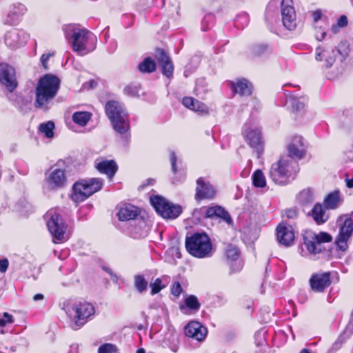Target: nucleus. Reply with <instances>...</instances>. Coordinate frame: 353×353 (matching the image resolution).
<instances>
[{
  "mask_svg": "<svg viewBox=\"0 0 353 353\" xmlns=\"http://www.w3.org/2000/svg\"><path fill=\"white\" fill-rule=\"evenodd\" d=\"M94 313V307L88 302L75 303L66 308V314L70 319V326L74 330L84 325Z\"/></svg>",
  "mask_w": 353,
  "mask_h": 353,
  "instance_id": "7ed1b4c3",
  "label": "nucleus"
},
{
  "mask_svg": "<svg viewBox=\"0 0 353 353\" xmlns=\"http://www.w3.org/2000/svg\"><path fill=\"white\" fill-rule=\"evenodd\" d=\"M338 27L337 25L336 26H332V30L334 33H336L338 32Z\"/></svg>",
  "mask_w": 353,
  "mask_h": 353,
  "instance_id": "6e6d98bb",
  "label": "nucleus"
},
{
  "mask_svg": "<svg viewBox=\"0 0 353 353\" xmlns=\"http://www.w3.org/2000/svg\"><path fill=\"white\" fill-rule=\"evenodd\" d=\"M170 161L171 163L172 167V171L173 173H176L177 168H176V156L174 152H170L169 154Z\"/></svg>",
  "mask_w": 353,
  "mask_h": 353,
  "instance_id": "c03bdc74",
  "label": "nucleus"
},
{
  "mask_svg": "<svg viewBox=\"0 0 353 353\" xmlns=\"http://www.w3.org/2000/svg\"><path fill=\"white\" fill-rule=\"evenodd\" d=\"M252 179L253 185L256 188H264L266 185L265 176L261 170H257L253 173Z\"/></svg>",
  "mask_w": 353,
  "mask_h": 353,
  "instance_id": "473e14b6",
  "label": "nucleus"
},
{
  "mask_svg": "<svg viewBox=\"0 0 353 353\" xmlns=\"http://www.w3.org/2000/svg\"><path fill=\"white\" fill-rule=\"evenodd\" d=\"M292 4V0H283L281 3L283 23L289 30H294L296 26L295 11Z\"/></svg>",
  "mask_w": 353,
  "mask_h": 353,
  "instance_id": "4468645a",
  "label": "nucleus"
},
{
  "mask_svg": "<svg viewBox=\"0 0 353 353\" xmlns=\"http://www.w3.org/2000/svg\"><path fill=\"white\" fill-rule=\"evenodd\" d=\"M0 333L3 334L4 333L3 330H1Z\"/></svg>",
  "mask_w": 353,
  "mask_h": 353,
  "instance_id": "680f3d73",
  "label": "nucleus"
},
{
  "mask_svg": "<svg viewBox=\"0 0 353 353\" xmlns=\"http://www.w3.org/2000/svg\"><path fill=\"white\" fill-rule=\"evenodd\" d=\"M103 185V181L98 178H92L77 181L72 187L71 199L75 203H80L94 193L100 190Z\"/></svg>",
  "mask_w": 353,
  "mask_h": 353,
  "instance_id": "39448f33",
  "label": "nucleus"
},
{
  "mask_svg": "<svg viewBox=\"0 0 353 353\" xmlns=\"http://www.w3.org/2000/svg\"><path fill=\"white\" fill-rule=\"evenodd\" d=\"M8 261L6 259L0 260V272L4 273L6 272L8 267Z\"/></svg>",
  "mask_w": 353,
  "mask_h": 353,
  "instance_id": "8fccbe9b",
  "label": "nucleus"
},
{
  "mask_svg": "<svg viewBox=\"0 0 353 353\" xmlns=\"http://www.w3.org/2000/svg\"><path fill=\"white\" fill-rule=\"evenodd\" d=\"M156 57L161 66L163 74L167 77H171L172 75L174 67L170 58L167 56L164 50L162 49H157Z\"/></svg>",
  "mask_w": 353,
  "mask_h": 353,
  "instance_id": "5701e85b",
  "label": "nucleus"
},
{
  "mask_svg": "<svg viewBox=\"0 0 353 353\" xmlns=\"http://www.w3.org/2000/svg\"><path fill=\"white\" fill-rule=\"evenodd\" d=\"M225 254L228 259L234 261H236L240 255L239 249L234 245H230L225 250Z\"/></svg>",
  "mask_w": 353,
  "mask_h": 353,
  "instance_id": "c9c22d12",
  "label": "nucleus"
},
{
  "mask_svg": "<svg viewBox=\"0 0 353 353\" xmlns=\"http://www.w3.org/2000/svg\"><path fill=\"white\" fill-rule=\"evenodd\" d=\"M345 181H346V185L348 188H353V177L351 179H346Z\"/></svg>",
  "mask_w": 353,
  "mask_h": 353,
  "instance_id": "5fc2aeb1",
  "label": "nucleus"
},
{
  "mask_svg": "<svg viewBox=\"0 0 353 353\" xmlns=\"http://www.w3.org/2000/svg\"><path fill=\"white\" fill-rule=\"evenodd\" d=\"M117 215L120 221L131 220L138 215V210L134 205H127L120 208Z\"/></svg>",
  "mask_w": 353,
  "mask_h": 353,
  "instance_id": "cd10ccee",
  "label": "nucleus"
},
{
  "mask_svg": "<svg viewBox=\"0 0 353 353\" xmlns=\"http://www.w3.org/2000/svg\"><path fill=\"white\" fill-rule=\"evenodd\" d=\"M152 289V294H155L159 292L162 289L165 288V285L163 284L162 280L159 278L156 279L150 285Z\"/></svg>",
  "mask_w": 353,
  "mask_h": 353,
  "instance_id": "ea45409f",
  "label": "nucleus"
},
{
  "mask_svg": "<svg viewBox=\"0 0 353 353\" xmlns=\"http://www.w3.org/2000/svg\"><path fill=\"white\" fill-rule=\"evenodd\" d=\"M321 17H322V13L321 12V11H314L312 13V19H313V21L314 23H316L319 19H321Z\"/></svg>",
  "mask_w": 353,
  "mask_h": 353,
  "instance_id": "603ef678",
  "label": "nucleus"
},
{
  "mask_svg": "<svg viewBox=\"0 0 353 353\" xmlns=\"http://www.w3.org/2000/svg\"><path fill=\"white\" fill-rule=\"evenodd\" d=\"M297 210L296 209H288L285 210V216L288 219H295L297 217Z\"/></svg>",
  "mask_w": 353,
  "mask_h": 353,
  "instance_id": "de8ad7c7",
  "label": "nucleus"
},
{
  "mask_svg": "<svg viewBox=\"0 0 353 353\" xmlns=\"http://www.w3.org/2000/svg\"><path fill=\"white\" fill-rule=\"evenodd\" d=\"M105 109L114 130L119 134L126 132L129 129L128 115L123 105L117 101H110Z\"/></svg>",
  "mask_w": 353,
  "mask_h": 353,
  "instance_id": "20e7f679",
  "label": "nucleus"
},
{
  "mask_svg": "<svg viewBox=\"0 0 353 353\" xmlns=\"http://www.w3.org/2000/svg\"><path fill=\"white\" fill-rule=\"evenodd\" d=\"M338 53H341L339 49L336 51L334 48L329 46H319L316 50V60L323 63L325 68L331 67L336 61Z\"/></svg>",
  "mask_w": 353,
  "mask_h": 353,
  "instance_id": "2eb2a0df",
  "label": "nucleus"
},
{
  "mask_svg": "<svg viewBox=\"0 0 353 353\" xmlns=\"http://www.w3.org/2000/svg\"><path fill=\"white\" fill-rule=\"evenodd\" d=\"M138 68L141 72H152L156 69V63L152 59L146 58L139 64Z\"/></svg>",
  "mask_w": 353,
  "mask_h": 353,
  "instance_id": "2f4dec72",
  "label": "nucleus"
},
{
  "mask_svg": "<svg viewBox=\"0 0 353 353\" xmlns=\"http://www.w3.org/2000/svg\"><path fill=\"white\" fill-rule=\"evenodd\" d=\"M337 223L340 226V232L336 243L339 248L344 252L348 248L347 241L353 232V219L347 214H343L338 219Z\"/></svg>",
  "mask_w": 353,
  "mask_h": 353,
  "instance_id": "9b49d317",
  "label": "nucleus"
},
{
  "mask_svg": "<svg viewBox=\"0 0 353 353\" xmlns=\"http://www.w3.org/2000/svg\"><path fill=\"white\" fill-rule=\"evenodd\" d=\"M325 34H326V32L324 30L321 31L320 28L319 29H318L317 28H316L315 37L318 41L323 40L324 39Z\"/></svg>",
  "mask_w": 353,
  "mask_h": 353,
  "instance_id": "3c124183",
  "label": "nucleus"
},
{
  "mask_svg": "<svg viewBox=\"0 0 353 353\" xmlns=\"http://www.w3.org/2000/svg\"><path fill=\"white\" fill-rule=\"evenodd\" d=\"M300 353H311L307 349H303Z\"/></svg>",
  "mask_w": 353,
  "mask_h": 353,
  "instance_id": "13d9d810",
  "label": "nucleus"
},
{
  "mask_svg": "<svg viewBox=\"0 0 353 353\" xmlns=\"http://www.w3.org/2000/svg\"><path fill=\"white\" fill-rule=\"evenodd\" d=\"M298 171L296 162L290 157H285L272 165L269 176L276 184L285 185Z\"/></svg>",
  "mask_w": 353,
  "mask_h": 353,
  "instance_id": "f03ea898",
  "label": "nucleus"
},
{
  "mask_svg": "<svg viewBox=\"0 0 353 353\" xmlns=\"http://www.w3.org/2000/svg\"><path fill=\"white\" fill-rule=\"evenodd\" d=\"M43 299V295L42 294H37L33 297V299L35 301L42 300Z\"/></svg>",
  "mask_w": 353,
  "mask_h": 353,
  "instance_id": "864d4df0",
  "label": "nucleus"
},
{
  "mask_svg": "<svg viewBox=\"0 0 353 353\" xmlns=\"http://www.w3.org/2000/svg\"><path fill=\"white\" fill-rule=\"evenodd\" d=\"M183 104L188 108L201 114H208V108L201 101L194 100L192 97H185L183 99Z\"/></svg>",
  "mask_w": 353,
  "mask_h": 353,
  "instance_id": "a878e982",
  "label": "nucleus"
},
{
  "mask_svg": "<svg viewBox=\"0 0 353 353\" xmlns=\"http://www.w3.org/2000/svg\"><path fill=\"white\" fill-rule=\"evenodd\" d=\"M216 194L214 187L208 181L199 178L196 181L195 199L196 200L212 199Z\"/></svg>",
  "mask_w": 353,
  "mask_h": 353,
  "instance_id": "dca6fc26",
  "label": "nucleus"
},
{
  "mask_svg": "<svg viewBox=\"0 0 353 353\" xmlns=\"http://www.w3.org/2000/svg\"><path fill=\"white\" fill-rule=\"evenodd\" d=\"M89 112H76L72 114V121L80 126H85L91 119Z\"/></svg>",
  "mask_w": 353,
  "mask_h": 353,
  "instance_id": "c756f323",
  "label": "nucleus"
},
{
  "mask_svg": "<svg viewBox=\"0 0 353 353\" xmlns=\"http://www.w3.org/2000/svg\"><path fill=\"white\" fill-rule=\"evenodd\" d=\"M286 105L288 108H290L294 112L303 110L305 105L303 101L294 97H289L287 99Z\"/></svg>",
  "mask_w": 353,
  "mask_h": 353,
  "instance_id": "72a5a7b5",
  "label": "nucleus"
},
{
  "mask_svg": "<svg viewBox=\"0 0 353 353\" xmlns=\"http://www.w3.org/2000/svg\"><path fill=\"white\" fill-rule=\"evenodd\" d=\"M185 334L187 336L203 341L208 334L206 327L197 321H191L185 327Z\"/></svg>",
  "mask_w": 353,
  "mask_h": 353,
  "instance_id": "6ab92c4d",
  "label": "nucleus"
},
{
  "mask_svg": "<svg viewBox=\"0 0 353 353\" xmlns=\"http://www.w3.org/2000/svg\"><path fill=\"white\" fill-rule=\"evenodd\" d=\"M288 152L290 158L301 159L305 155V148L303 139L300 136H295L288 145Z\"/></svg>",
  "mask_w": 353,
  "mask_h": 353,
  "instance_id": "4be33fe9",
  "label": "nucleus"
},
{
  "mask_svg": "<svg viewBox=\"0 0 353 353\" xmlns=\"http://www.w3.org/2000/svg\"><path fill=\"white\" fill-rule=\"evenodd\" d=\"M0 83L12 92L17 86L14 69L6 63H0Z\"/></svg>",
  "mask_w": 353,
  "mask_h": 353,
  "instance_id": "a211bd4d",
  "label": "nucleus"
},
{
  "mask_svg": "<svg viewBox=\"0 0 353 353\" xmlns=\"http://www.w3.org/2000/svg\"><path fill=\"white\" fill-rule=\"evenodd\" d=\"M332 241V236L326 232L313 234L305 239V245L310 253L316 254L321 252V243Z\"/></svg>",
  "mask_w": 353,
  "mask_h": 353,
  "instance_id": "ddd939ff",
  "label": "nucleus"
},
{
  "mask_svg": "<svg viewBox=\"0 0 353 353\" xmlns=\"http://www.w3.org/2000/svg\"><path fill=\"white\" fill-rule=\"evenodd\" d=\"M67 184L65 170L54 165L45 172L43 188L48 192H57Z\"/></svg>",
  "mask_w": 353,
  "mask_h": 353,
  "instance_id": "6e6552de",
  "label": "nucleus"
},
{
  "mask_svg": "<svg viewBox=\"0 0 353 353\" xmlns=\"http://www.w3.org/2000/svg\"><path fill=\"white\" fill-rule=\"evenodd\" d=\"M90 32L84 28H75L72 31L68 41L72 50L81 55H85L95 48L94 46H90Z\"/></svg>",
  "mask_w": 353,
  "mask_h": 353,
  "instance_id": "1a4fd4ad",
  "label": "nucleus"
},
{
  "mask_svg": "<svg viewBox=\"0 0 353 353\" xmlns=\"http://www.w3.org/2000/svg\"><path fill=\"white\" fill-rule=\"evenodd\" d=\"M312 216L317 224H322L328 219V214L321 203H316L312 210Z\"/></svg>",
  "mask_w": 353,
  "mask_h": 353,
  "instance_id": "bb28decb",
  "label": "nucleus"
},
{
  "mask_svg": "<svg viewBox=\"0 0 353 353\" xmlns=\"http://www.w3.org/2000/svg\"><path fill=\"white\" fill-rule=\"evenodd\" d=\"M299 201L303 204H307L314 200V194L310 189L302 190L298 195Z\"/></svg>",
  "mask_w": 353,
  "mask_h": 353,
  "instance_id": "f704fd0d",
  "label": "nucleus"
},
{
  "mask_svg": "<svg viewBox=\"0 0 353 353\" xmlns=\"http://www.w3.org/2000/svg\"><path fill=\"white\" fill-rule=\"evenodd\" d=\"M150 203L154 208L157 212L165 219H175L181 213V208L179 205L169 202L161 196L150 197Z\"/></svg>",
  "mask_w": 353,
  "mask_h": 353,
  "instance_id": "9d476101",
  "label": "nucleus"
},
{
  "mask_svg": "<svg viewBox=\"0 0 353 353\" xmlns=\"http://www.w3.org/2000/svg\"><path fill=\"white\" fill-rule=\"evenodd\" d=\"M330 283V276L327 272L314 274L310 279L312 290L316 292H323Z\"/></svg>",
  "mask_w": 353,
  "mask_h": 353,
  "instance_id": "aec40b11",
  "label": "nucleus"
},
{
  "mask_svg": "<svg viewBox=\"0 0 353 353\" xmlns=\"http://www.w3.org/2000/svg\"><path fill=\"white\" fill-rule=\"evenodd\" d=\"M14 321L13 316L7 313L4 312L2 316H0V326L4 327L8 323H12Z\"/></svg>",
  "mask_w": 353,
  "mask_h": 353,
  "instance_id": "37998d69",
  "label": "nucleus"
},
{
  "mask_svg": "<svg viewBox=\"0 0 353 353\" xmlns=\"http://www.w3.org/2000/svg\"><path fill=\"white\" fill-rule=\"evenodd\" d=\"M243 135L247 143L259 153L263 148V141L260 130L254 125H245Z\"/></svg>",
  "mask_w": 353,
  "mask_h": 353,
  "instance_id": "f8f14e48",
  "label": "nucleus"
},
{
  "mask_svg": "<svg viewBox=\"0 0 353 353\" xmlns=\"http://www.w3.org/2000/svg\"><path fill=\"white\" fill-rule=\"evenodd\" d=\"M59 84V79L54 75L46 74L40 79L36 88L35 106H46L57 94Z\"/></svg>",
  "mask_w": 353,
  "mask_h": 353,
  "instance_id": "f257e3e1",
  "label": "nucleus"
},
{
  "mask_svg": "<svg viewBox=\"0 0 353 353\" xmlns=\"http://www.w3.org/2000/svg\"><path fill=\"white\" fill-rule=\"evenodd\" d=\"M205 216L213 218L215 216L222 217L228 223L231 221L230 215L220 206L210 207L206 210Z\"/></svg>",
  "mask_w": 353,
  "mask_h": 353,
  "instance_id": "c85d7f7f",
  "label": "nucleus"
},
{
  "mask_svg": "<svg viewBox=\"0 0 353 353\" xmlns=\"http://www.w3.org/2000/svg\"><path fill=\"white\" fill-rule=\"evenodd\" d=\"M232 88L235 93L241 96L250 95L252 92V84L245 79H239L233 81Z\"/></svg>",
  "mask_w": 353,
  "mask_h": 353,
  "instance_id": "b1692460",
  "label": "nucleus"
},
{
  "mask_svg": "<svg viewBox=\"0 0 353 353\" xmlns=\"http://www.w3.org/2000/svg\"><path fill=\"white\" fill-rule=\"evenodd\" d=\"M277 240L285 246H290L294 241V233L290 225L280 224L276 229Z\"/></svg>",
  "mask_w": 353,
  "mask_h": 353,
  "instance_id": "412c9836",
  "label": "nucleus"
},
{
  "mask_svg": "<svg viewBox=\"0 0 353 353\" xmlns=\"http://www.w3.org/2000/svg\"><path fill=\"white\" fill-rule=\"evenodd\" d=\"M140 90L139 85L131 84L124 88L123 92L125 94L130 97H140Z\"/></svg>",
  "mask_w": 353,
  "mask_h": 353,
  "instance_id": "4c0bfd02",
  "label": "nucleus"
},
{
  "mask_svg": "<svg viewBox=\"0 0 353 353\" xmlns=\"http://www.w3.org/2000/svg\"><path fill=\"white\" fill-rule=\"evenodd\" d=\"M186 305L193 310H198L200 307V304L198 299L194 296H190L185 299Z\"/></svg>",
  "mask_w": 353,
  "mask_h": 353,
  "instance_id": "a19ab883",
  "label": "nucleus"
},
{
  "mask_svg": "<svg viewBox=\"0 0 353 353\" xmlns=\"http://www.w3.org/2000/svg\"><path fill=\"white\" fill-rule=\"evenodd\" d=\"M47 226L54 243L66 241L69 239L68 225L57 210H51L46 214Z\"/></svg>",
  "mask_w": 353,
  "mask_h": 353,
  "instance_id": "423d86ee",
  "label": "nucleus"
},
{
  "mask_svg": "<svg viewBox=\"0 0 353 353\" xmlns=\"http://www.w3.org/2000/svg\"><path fill=\"white\" fill-rule=\"evenodd\" d=\"M134 285L139 292H142L147 289L148 282L143 276L138 275L134 278Z\"/></svg>",
  "mask_w": 353,
  "mask_h": 353,
  "instance_id": "58836bf2",
  "label": "nucleus"
},
{
  "mask_svg": "<svg viewBox=\"0 0 353 353\" xmlns=\"http://www.w3.org/2000/svg\"><path fill=\"white\" fill-rule=\"evenodd\" d=\"M341 200L339 192H334L327 196L324 200L326 208L335 209L338 207Z\"/></svg>",
  "mask_w": 353,
  "mask_h": 353,
  "instance_id": "7c9ffc66",
  "label": "nucleus"
},
{
  "mask_svg": "<svg viewBox=\"0 0 353 353\" xmlns=\"http://www.w3.org/2000/svg\"><path fill=\"white\" fill-rule=\"evenodd\" d=\"M98 353H117V350L114 345L108 343L101 346Z\"/></svg>",
  "mask_w": 353,
  "mask_h": 353,
  "instance_id": "79ce46f5",
  "label": "nucleus"
},
{
  "mask_svg": "<svg viewBox=\"0 0 353 353\" xmlns=\"http://www.w3.org/2000/svg\"><path fill=\"white\" fill-rule=\"evenodd\" d=\"M343 46H345V43H341L339 47H341Z\"/></svg>",
  "mask_w": 353,
  "mask_h": 353,
  "instance_id": "bf43d9fd",
  "label": "nucleus"
},
{
  "mask_svg": "<svg viewBox=\"0 0 353 353\" xmlns=\"http://www.w3.org/2000/svg\"><path fill=\"white\" fill-rule=\"evenodd\" d=\"M54 128V123L48 121L46 123H41L39 126V130L41 132L44 133L48 138L53 137V129Z\"/></svg>",
  "mask_w": 353,
  "mask_h": 353,
  "instance_id": "e433bc0d",
  "label": "nucleus"
},
{
  "mask_svg": "<svg viewBox=\"0 0 353 353\" xmlns=\"http://www.w3.org/2000/svg\"><path fill=\"white\" fill-rule=\"evenodd\" d=\"M53 55H54V53H53V52H52V53H50V52H48V53H47V54H43L41 56V63H42L43 66L46 69H47V62H48V61L49 58H50V57L53 56Z\"/></svg>",
  "mask_w": 353,
  "mask_h": 353,
  "instance_id": "49530a36",
  "label": "nucleus"
},
{
  "mask_svg": "<svg viewBox=\"0 0 353 353\" xmlns=\"http://www.w3.org/2000/svg\"><path fill=\"white\" fill-rule=\"evenodd\" d=\"M136 353H145V351L143 348L138 349Z\"/></svg>",
  "mask_w": 353,
  "mask_h": 353,
  "instance_id": "4d7b16f0",
  "label": "nucleus"
},
{
  "mask_svg": "<svg viewBox=\"0 0 353 353\" xmlns=\"http://www.w3.org/2000/svg\"><path fill=\"white\" fill-rule=\"evenodd\" d=\"M142 328H143V327L141 325L139 326V330H141Z\"/></svg>",
  "mask_w": 353,
  "mask_h": 353,
  "instance_id": "052dcab7",
  "label": "nucleus"
},
{
  "mask_svg": "<svg viewBox=\"0 0 353 353\" xmlns=\"http://www.w3.org/2000/svg\"><path fill=\"white\" fill-rule=\"evenodd\" d=\"M347 24V19L345 15H342L337 21V26L339 28L345 27Z\"/></svg>",
  "mask_w": 353,
  "mask_h": 353,
  "instance_id": "09e8293b",
  "label": "nucleus"
},
{
  "mask_svg": "<svg viewBox=\"0 0 353 353\" xmlns=\"http://www.w3.org/2000/svg\"><path fill=\"white\" fill-rule=\"evenodd\" d=\"M28 38V36L23 31L12 28L5 34V43L10 48H19L26 44Z\"/></svg>",
  "mask_w": 353,
  "mask_h": 353,
  "instance_id": "f3484780",
  "label": "nucleus"
},
{
  "mask_svg": "<svg viewBox=\"0 0 353 353\" xmlns=\"http://www.w3.org/2000/svg\"><path fill=\"white\" fill-rule=\"evenodd\" d=\"M185 247L188 252L196 258L210 256L212 252V243L205 234L196 233L187 237Z\"/></svg>",
  "mask_w": 353,
  "mask_h": 353,
  "instance_id": "0eeeda50",
  "label": "nucleus"
},
{
  "mask_svg": "<svg viewBox=\"0 0 353 353\" xmlns=\"http://www.w3.org/2000/svg\"><path fill=\"white\" fill-rule=\"evenodd\" d=\"M181 291L182 288L180 283L178 282L174 283L171 289L172 294L176 296H178L180 295Z\"/></svg>",
  "mask_w": 353,
  "mask_h": 353,
  "instance_id": "a18cd8bd",
  "label": "nucleus"
},
{
  "mask_svg": "<svg viewBox=\"0 0 353 353\" xmlns=\"http://www.w3.org/2000/svg\"><path fill=\"white\" fill-rule=\"evenodd\" d=\"M97 169L101 172L112 177L117 171V165L112 160H101L96 163Z\"/></svg>",
  "mask_w": 353,
  "mask_h": 353,
  "instance_id": "393cba45",
  "label": "nucleus"
}]
</instances>
